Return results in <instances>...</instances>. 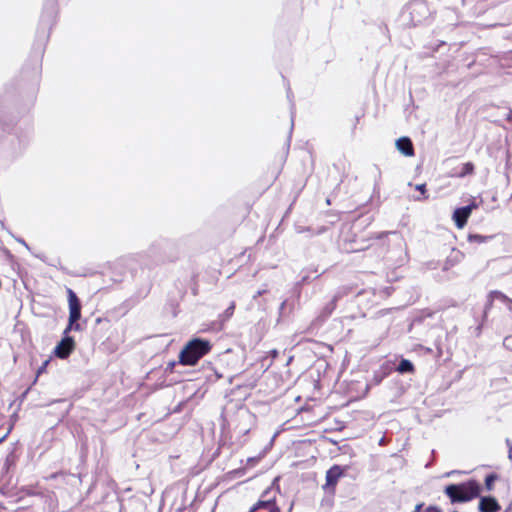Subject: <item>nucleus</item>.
<instances>
[{
    "instance_id": "1",
    "label": "nucleus",
    "mask_w": 512,
    "mask_h": 512,
    "mask_svg": "<svg viewBox=\"0 0 512 512\" xmlns=\"http://www.w3.org/2000/svg\"><path fill=\"white\" fill-rule=\"evenodd\" d=\"M68 303H69V324L64 330L67 335L75 322L81 318V303L75 292L68 288ZM75 349V341L70 336H65L54 348V355L60 359H66Z\"/></svg>"
},
{
    "instance_id": "2",
    "label": "nucleus",
    "mask_w": 512,
    "mask_h": 512,
    "mask_svg": "<svg viewBox=\"0 0 512 512\" xmlns=\"http://www.w3.org/2000/svg\"><path fill=\"white\" fill-rule=\"evenodd\" d=\"M451 503H465L480 496L481 486L475 479L459 484H449L444 489Z\"/></svg>"
},
{
    "instance_id": "3",
    "label": "nucleus",
    "mask_w": 512,
    "mask_h": 512,
    "mask_svg": "<svg viewBox=\"0 0 512 512\" xmlns=\"http://www.w3.org/2000/svg\"><path fill=\"white\" fill-rule=\"evenodd\" d=\"M212 345L209 340L194 338L186 343L179 353V363L194 366L205 355L210 353Z\"/></svg>"
},
{
    "instance_id": "4",
    "label": "nucleus",
    "mask_w": 512,
    "mask_h": 512,
    "mask_svg": "<svg viewBox=\"0 0 512 512\" xmlns=\"http://www.w3.org/2000/svg\"><path fill=\"white\" fill-rule=\"evenodd\" d=\"M279 488L268 487L259 500L250 508L249 512H281L278 504Z\"/></svg>"
},
{
    "instance_id": "5",
    "label": "nucleus",
    "mask_w": 512,
    "mask_h": 512,
    "mask_svg": "<svg viewBox=\"0 0 512 512\" xmlns=\"http://www.w3.org/2000/svg\"><path fill=\"white\" fill-rule=\"evenodd\" d=\"M411 23L416 26L430 16V9L424 0H413L407 6Z\"/></svg>"
},
{
    "instance_id": "6",
    "label": "nucleus",
    "mask_w": 512,
    "mask_h": 512,
    "mask_svg": "<svg viewBox=\"0 0 512 512\" xmlns=\"http://www.w3.org/2000/svg\"><path fill=\"white\" fill-rule=\"evenodd\" d=\"M477 208V204L472 202L471 204L457 208L453 212V221L458 229H462L467 224L468 218L470 217L472 211Z\"/></svg>"
},
{
    "instance_id": "7",
    "label": "nucleus",
    "mask_w": 512,
    "mask_h": 512,
    "mask_svg": "<svg viewBox=\"0 0 512 512\" xmlns=\"http://www.w3.org/2000/svg\"><path fill=\"white\" fill-rule=\"evenodd\" d=\"M344 470L339 465H333L326 472V483L324 485L325 489H334L337 485L339 479L343 476Z\"/></svg>"
},
{
    "instance_id": "8",
    "label": "nucleus",
    "mask_w": 512,
    "mask_h": 512,
    "mask_svg": "<svg viewBox=\"0 0 512 512\" xmlns=\"http://www.w3.org/2000/svg\"><path fill=\"white\" fill-rule=\"evenodd\" d=\"M478 510L480 512H499L501 510V506L494 497L484 496L479 500Z\"/></svg>"
},
{
    "instance_id": "9",
    "label": "nucleus",
    "mask_w": 512,
    "mask_h": 512,
    "mask_svg": "<svg viewBox=\"0 0 512 512\" xmlns=\"http://www.w3.org/2000/svg\"><path fill=\"white\" fill-rule=\"evenodd\" d=\"M500 499L507 505L508 509L512 508V485L508 481H501L498 488Z\"/></svg>"
},
{
    "instance_id": "10",
    "label": "nucleus",
    "mask_w": 512,
    "mask_h": 512,
    "mask_svg": "<svg viewBox=\"0 0 512 512\" xmlns=\"http://www.w3.org/2000/svg\"><path fill=\"white\" fill-rule=\"evenodd\" d=\"M396 147L405 157H412L414 155L413 144L408 137L399 138L396 141Z\"/></svg>"
},
{
    "instance_id": "11",
    "label": "nucleus",
    "mask_w": 512,
    "mask_h": 512,
    "mask_svg": "<svg viewBox=\"0 0 512 512\" xmlns=\"http://www.w3.org/2000/svg\"><path fill=\"white\" fill-rule=\"evenodd\" d=\"M493 238V235L469 234L467 240L470 243L482 244Z\"/></svg>"
},
{
    "instance_id": "12",
    "label": "nucleus",
    "mask_w": 512,
    "mask_h": 512,
    "mask_svg": "<svg viewBox=\"0 0 512 512\" xmlns=\"http://www.w3.org/2000/svg\"><path fill=\"white\" fill-rule=\"evenodd\" d=\"M400 373H413L415 371L414 365L407 359H402L397 367Z\"/></svg>"
},
{
    "instance_id": "13",
    "label": "nucleus",
    "mask_w": 512,
    "mask_h": 512,
    "mask_svg": "<svg viewBox=\"0 0 512 512\" xmlns=\"http://www.w3.org/2000/svg\"><path fill=\"white\" fill-rule=\"evenodd\" d=\"M498 479V475L495 473H490L485 477V488L488 492L492 491L494 488V483Z\"/></svg>"
},
{
    "instance_id": "14",
    "label": "nucleus",
    "mask_w": 512,
    "mask_h": 512,
    "mask_svg": "<svg viewBox=\"0 0 512 512\" xmlns=\"http://www.w3.org/2000/svg\"><path fill=\"white\" fill-rule=\"evenodd\" d=\"M412 512H441L437 506L424 507L423 503L417 504Z\"/></svg>"
},
{
    "instance_id": "15",
    "label": "nucleus",
    "mask_w": 512,
    "mask_h": 512,
    "mask_svg": "<svg viewBox=\"0 0 512 512\" xmlns=\"http://www.w3.org/2000/svg\"><path fill=\"white\" fill-rule=\"evenodd\" d=\"M415 189L420 192V196L415 197V200L423 201V200L428 199V194H427L425 183L415 185Z\"/></svg>"
},
{
    "instance_id": "16",
    "label": "nucleus",
    "mask_w": 512,
    "mask_h": 512,
    "mask_svg": "<svg viewBox=\"0 0 512 512\" xmlns=\"http://www.w3.org/2000/svg\"><path fill=\"white\" fill-rule=\"evenodd\" d=\"M49 363L50 359H47L42 363V365L37 369L36 377H39L41 374L46 373Z\"/></svg>"
},
{
    "instance_id": "17",
    "label": "nucleus",
    "mask_w": 512,
    "mask_h": 512,
    "mask_svg": "<svg viewBox=\"0 0 512 512\" xmlns=\"http://www.w3.org/2000/svg\"><path fill=\"white\" fill-rule=\"evenodd\" d=\"M473 169H474V167H473L472 163L467 162V163L464 165V167H463V172H461V173H460V176H464V175H466V174L472 173V172H473Z\"/></svg>"
},
{
    "instance_id": "18",
    "label": "nucleus",
    "mask_w": 512,
    "mask_h": 512,
    "mask_svg": "<svg viewBox=\"0 0 512 512\" xmlns=\"http://www.w3.org/2000/svg\"><path fill=\"white\" fill-rule=\"evenodd\" d=\"M235 306H236V305H235V302H232V303L230 304V306L225 310V314H226V316L230 317V316H232V315H233L234 310H235Z\"/></svg>"
},
{
    "instance_id": "19",
    "label": "nucleus",
    "mask_w": 512,
    "mask_h": 512,
    "mask_svg": "<svg viewBox=\"0 0 512 512\" xmlns=\"http://www.w3.org/2000/svg\"><path fill=\"white\" fill-rule=\"evenodd\" d=\"M492 295H494L495 297L501 299V300H506L507 299V296L504 295L503 293L499 292V291H494L492 292Z\"/></svg>"
},
{
    "instance_id": "20",
    "label": "nucleus",
    "mask_w": 512,
    "mask_h": 512,
    "mask_svg": "<svg viewBox=\"0 0 512 512\" xmlns=\"http://www.w3.org/2000/svg\"><path fill=\"white\" fill-rule=\"evenodd\" d=\"M272 354H273V357H276L278 353H277V351H276V350H274V351L272 352Z\"/></svg>"
},
{
    "instance_id": "21",
    "label": "nucleus",
    "mask_w": 512,
    "mask_h": 512,
    "mask_svg": "<svg viewBox=\"0 0 512 512\" xmlns=\"http://www.w3.org/2000/svg\"><path fill=\"white\" fill-rule=\"evenodd\" d=\"M326 203H327L328 205H330V204H331L330 199H327V200H326Z\"/></svg>"
},
{
    "instance_id": "22",
    "label": "nucleus",
    "mask_w": 512,
    "mask_h": 512,
    "mask_svg": "<svg viewBox=\"0 0 512 512\" xmlns=\"http://www.w3.org/2000/svg\"><path fill=\"white\" fill-rule=\"evenodd\" d=\"M453 512H457V511H453Z\"/></svg>"
}]
</instances>
